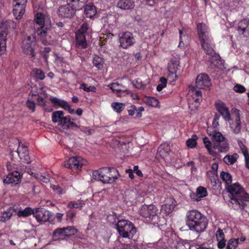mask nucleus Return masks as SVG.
I'll list each match as a JSON object with an SVG mask.
<instances>
[{"mask_svg": "<svg viewBox=\"0 0 249 249\" xmlns=\"http://www.w3.org/2000/svg\"><path fill=\"white\" fill-rule=\"evenodd\" d=\"M37 100L38 102V105L43 107L46 106V102L44 101V99L43 98L38 96Z\"/></svg>", "mask_w": 249, "mask_h": 249, "instance_id": "64", "label": "nucleus"}, {"mask_svg": "<svg viewBox=\"0 0 249 249\" xmlns=\"http://www.w3.org/2000/svg\"><path fill=\"white\" fill-rule=\"evenodd\" d=\"M203 142L209 152L211 154H213L211 151L212 144L211 142L209 140V139L207 137L204 138L203 139Z\"/></svg>", "mask_w": 249, "mask_h": 249, "instance_id": "57", "label": "nucleus"}, {"mask_svg": "<svg viewBox=\"0 0 249 249\" xmlns=\"http://www.w3.org/2000/svg\"><path fill=\"white\" fill-rule=\"evenodd\" d=\"M190 93H192V95L194 96V98L195 102H198L200 100H201L202 93L201 91L196 90L195 88H193L190 91Z\"/></svg>", "mask_w": 249, "mask_h": 249, "instance_id": "45", "label": "nucleus"}, {"mask_svg": "<svg viewBox=\"0 0 249 249\" xmlns=\"http://www.w3.org/2000/svg\"><path fill=\"white\" fill-rule=\"evenodd\" d=\"M228 121L232 132L235 134H239L241 129L240 111L237 109L232 108L231 117Z\"/></svg>", "mask_w": 249, "mask_h": 249, "instance_id": "9", "label": "nucleus"}, {"mask_svg": "<svg viewBox=\"0 0 249 249\" xmlns=\"http://www.w3.org/2000/svg\"><path fill=\"white\" fill-rule=\"evenodd\" d=\"M88 0H67V4L60 6L57 11L59 17L71 18L75 14V11L80 9Z\"/></svg>", "mask_w": 249, "mask_h": 249, "instance_id": "4", "label": "nucleus"}, {"mask_svg": "<svg viewBox=\"0 0 249 249\" xmlns=\"http://www.w3.org/2000/svg\"><path fill=\"white\" fill-rule=\"evenodd\" d=\"M35 177L45 183H48L50 181V176L46 173H37L35 175Z\"/></svg>", "mask_w": 249, "mask_h": 249, "instance_id": "43", "label": "nucleus"}, {"mask_svg": "<svg viewBox=\"0 0 249 249\" xmlns=\"http://www.w3.org/2000/svg\"><path fill=\"white\" fill-rule=\"evenodd\" d=\"M201 47L205 53L210 55L215 54L212 38L200 41Z\"/></svg>", "mask_w": 249, "mask_h": 249, "instance_id": "20", "label": "nucleus"}, {"mask_svg": "<svg viewBox=\"0 0 249 249\" xmlns=\"http://www.w3.org/2000/svg\"><path fill=\"white\" fill-rule=\"evenodd\" d=\"M237 143H238V144L239 146L240 147L244 156L246 155H247V154H248L249 153H248L247 148L243 143L242 141L241 140H238Z\"/></svg>", "mask_w": 249, "mask_h": 249, "instance_id": "55", "label": "nucleus"}, {"mask_svg": "<svg viewBox=\"0 0 249 249\" xmlns=\"http://www.w3.org/2000/svg\"><path fill=\"white\" fill-rule=\"evenodd\" d=\"M170 150V146L168 144H161L158 148V153L162 158L166 157Z\"/></svg>", "mask_w": 249, "mask_h": 249, "instance_id": "35", "label": "nucleus"}, {"mask_svg": "<svg viewBox=\"0 0 249 249\" xmlns=\"http://www.w3.org/2000/svg\"><path fill=\"white\" fill-rule=\"evenodd\" d=\"M207 189L203 187L200 186L197 188L196 197L193 198V199L196 201H200L202 198L207 196Z\"/></svg>", "mask_w": 249, "mask_h": 249, "instance_id": "34", "label": "nucleus"}, {"mask_svg": "<svg viewBox=\"0 0 249 249\" xmlns=\"http://www.w3.org/2000/svg\"><path fill=\"white\" fill-rule=\"evenodd\" d=\"M51 187L57 194L61 195L63 193V189L58 185H52Z\"/></svg>", "mask_w": 249, "mask_h": 249, "instance_id": "62", "label": "nucleus"}, {"mask_svg": "<svg viewBox=\"0 0 249 249\" xmlns=\"http://www.w3.org/2000/svg\"><path fill=\"white\" fill-rule=\"evenodd\" d=\"M108 221L116 224V229L120 235L124 238H132L136 233V229L129 221L125 219L118 220L115 215H109L107 217Z\"/></svg>", "mask_w": 249, "mask_h": 249, "instance_id": "3", "label": "nucleus"}, {"mask_svg": "<svg viewBox=\"0 0 249 249\" xmlns=\"http://www.w3.org/2000/svg\"><path fill=\"white\" fill-rule=\"evenodd\" d=\"M147 83L148 82H147L146 83H144L140 79L138 78L137 79L134 80L133 81L132 84L136 88L144 89L145 86H146Z\"/></svg>", "mask_w": 249, "mask_h": 249, "instance_id": "49", "label": "nucleus"}, {"mask_svg": "<svg viewBox=\"0 0 249 249\" xmlns=\"http://www.w3.org/2000/svg\"><path fill=\"white\" fill-rule=\"evenodd\" d=\"M75 37L76 46L77 47L80 49H85L87 47L88 44L85 34L80 33H76L75 34Z\"/></svg>", "mask_w": 249, "mask_h": 249, "instance_id": "25", "label": "nucleus"}, {"mask_svg": "<svg viewBox=\"0 0 249 249\" xmlns=\"http://www.w3.org/2000/svg\"><path fill=\"white\" fill-rule=\"evenodd\" d=\"M220 176L221 178L227 184V186L231 185L232 177L229 173L222 171L220 173Z\"/></svg>", "mask_w": 249, "mask_h": 249, "instance_id": "39", "label": "nucleus"}, {"mask_svg": "<svg viewBox=\"0 0 249 249\" xmlns=\"http://www.w3.org/2000/svg\"><path fill=\"white\" fill-rule=\"evenodd\" d=\"M226 189L230 193V202L234 209H242L249 210V195L238 183L228 185Z\"/></svg>", "mask_w": 249, "mask_h": 249, "instance_id": "1", "label": "nucleus"}, {"mask_svg": "<svg viewBox=\"0 0 249 249\" xmlns=\"http://www.w3.org/2000/svg\"><path fill=\"white\" fill-rule=\"evenodd\" d=\"M93 64L98 70H101L104 66V61L102 58L95 55L93 58Z\"/></svg>", "mask_w": 249, "mask_h": 249, "instance_id": "41", "label": "nucleus"}, {"mask_svg": "<svg viewBox=\"0 0 249 249\" xmlns=\"http://www.w3.org/2000/svg\"><path fill=\"white\" fill-rule=\"evenodd\" d=\"M197 29L199 41L212 38L209 34V28L205 23H198Z\"/></svg>", "mask_w": 249, "mask_h": 249, "instance_id": "18", "label": "nucleus"}, {"mask_svg": "<svg viewBox=\"0 0 249 249\" xmlns=\"http://www.w3.org/2000/svg\"><path fill=\"white\" fill-rule=\"evenodd\" d=\"M64 229L66 238L74 235L78 231V230L73 226H68L67 227L64 228Z\"/></svg>", "mask_w": 249, "mask_h": 249, "instance_id": "42", "label": "nucleus"}, {"mask_svg": "<svg viewBox=\"0 0 249 249\" xmlns=\"http://www.w3.org/2000/svg\"><path fill=\"white\" fill-rule=\"evenodd\" d=\"M216 147L220 152H226L229 150V144L225 140L218 142Z\"/></svg>", "mask_w": 249, "mask_h": 249, "instance_id": "44", "label": "nucleus"}, {"mask_svg": "<svg viewBox=\"0 0 249 249\" xmlns=\"http://www.w3.org/2000/svg\"><path fill=\"white\" fill-rule=\"evenodd\" d=\"M119 46L126 49L135 43V39L133 34L129 32H122L118 35Z\"/></svg>", "mask_w": 249, "mask_h": 249, "instance_id": "10", "label": "nucleus"}, {"mask_svg": "<svg viewBox=\"0 0 249 249\" xmlns=\"http://www.w3.org/2000/svg\"><path fill=\"white\" fill-rule=\"evenodd\" d=\"M35 21L36 24L40 26L36 31V34L41 37L47 38L51 30V22L49 18L45 16L41 13H37L35 17Z\"/></svg>", "mask_w": 249, "mask_h": 249, "instance_id": "6", "label": "nucleus"}, {"mask_svg": "<svg viewBox=\"0 0 249 249\" xmlns=\"http://www.w3.org/2000/svg\"><path fill=\"white\" fill-rule=\"evenodd\" d=\"M117 7L122 10H129L134 7V2L133 0H120Z\"/></svg>", "mask_w": 249, "mask_h": 249, "instance_id": "28", "label": "nucleus"}, {"mask_svg": "<svg viewBox=\"0 0 249 249\" xmlns=\"http://www.w3.org/2000/svg\"><path fill=\"white\" fill-rule=\"evenodd\" d=\"M214 55H212L211 59V65L213 67H217L218 68H221L222 61L220 60V57L218 55L214 54Z\"/></svg>", "mask_w": 249, "mask_h": 249, "instance_id": "40", "label": "nucleus"}, {"mask_svg": "<svg viewBox=\"0 0 249 249\" xmlns=\"http://www.w3.org/2000/svg\"><path fill=\"white\" fill-rule=\"evenodd\" d=\"M85 205V202L81 200L77 201H71L68 204V207L70 209L76 208L81 209Z\"/></svg>", "mask_w": 249, "mask_h": 249, "instance_id": "38", "label": "nucleus"}, {"mask_svg": "<svg viewBox=\"0 0 249 249\" xmlns=\"http://www.w3.org/2000/svg\"><path fill=\"white\" fill-rule=\"evenodd\" d=\"M197 138V136L196 135H194L192 136V137L190 139H189L186 141V145L187 146L191 148H194L196 145V140Z\"/></svg>", "mask_w": 249, "mask_h": 249, "instance_id": "50", "label": "nucleus"}, {"mask_svg": "<svg viewBox=\"0 0 249 249\" xmlns=\"http://www.w3.org/2000/svg\"><path fill=\"white\" fill-rule=\"evenodd\" d=\"M16 213V210L12 207H10L4 211L0 216V221L5 222L10 219L11 216Z\"/></svg>", "mask_w": 249, "mask_h": 249, "instance_id": "29", "label": "nucleus"}, {"mask_svg": "<svg viewBox=\"0 0 249 249\" xmlns=\"http://www.w3.org/2000/svg\"><path fill=\"white\" fill-rule=\"evenodd\" d=\"M237 31L238 34L243 37H249V19L240 20L238 23Z\"/></svg>", "mask_w": 249, "mask_h": 249, "instance_id": "17", "label": "nucleus"}, {"mask_svg": "<svg viewBox=\"0 0 249 249\" xmlns=\"http://www.w3.org/2000/svg\"><path fill=\"white\" fill-rule=\"evenodd\" d=\"M85 162L86 161L81 157H73L65 161L64 166L68 168L79 170Z\"/></svg>", "mask_w": 249, "mask_h": 249, "instance_id": "15", "label": "nucleus"}, {"mask_svg": "<svg viewBox=\"0 0 249 249\" xmlns=\"http://www.w3.org/2000/svg\"><path fill=\"white\" fill-rule=\"evenodd\" d=\"M180 73L168 70L167 78L171 82L176 81L178 78V74Z\"/></svg>", "mask_w": 249, "mask_h": 249, "instance_id": "51", "label": "nucleus"}, {"mask_svg": "<svg viewBox=\"0 0 249 249\" xmlns=\"http://www.w3.org/2000/svg\"><path fill=\"white\" fill-rule=\"evenodd\" d=\"M186 224L190 230L196 232L204 231L208 225L206 217L196 210L187 212Z\"/></svg>", "mask_w": 249, "mask_h": 249, "instance_id": "2", "label": "nucleus"}, {"mask_svg": "<svg viewBox=\"0 0 249 249\" xmlns=\"http://www.w3.org/2000/svg\"><path fill=\"white\" fill-rule=\"evenodd\" d=\"M220 119V116L215 114L214 116L213 121V126L214 128H216L219 125L218 121Z\"/></svg>", "mask_w": 249, "mask_h": 249, "instance_id": "61", "label": "nucleus"}, {"mask_svg": "<svg viewBox=\"0 0 249 249\" xmlns=\"http://www.w3.org/2000/svg\"><path fill=\"white\" fill-rule=\"evenodd\" d=\"M35 42L36 37L34 36H29L25 37L22 43V48L23 52L32 57L34 56L35 53L33 46L35 44Z\"/></svg>", "mask_w": 249, "mask_h": 249, "instance_id": "11", "label": "nucleus"}, {"mask_svg": "<svg viewBox=\"0 0 249 249\" xmlns=\"http://www.w3.org/2000/svg\"><path fill=\"white\" fill-rule=\"evenodd\" d=\"M239 243V239L232 238L229 240L226 249H235Z\"/></svg>", "mask_w": 249, "mask_h": 249, "instance_id": "47", "label": "nucleus"}, {"mask_svg": "<svg viewBox=\"0 0 249 249\" xmlns=\"http://www.w3.org/2000/svg\"><path fill=\"white\" fill-rule=\"evenodd\" d=\"M239 158V155L235 153L232 155H227L223 158V161L226 164L232 165L235 163Z\"/></svg>", "mask_w": 249, "mask_h": 249, "instance_id": "33", "label": "nucleus"}, {"mask_svg": "<svg viewBox=\"0 0 249 249\" xmlns=\"http://www.w3.org/2000/svg\"><path fill=\"white\" fill-rule=\"evenodd\" d=\"M26 105L27 107L32 110V112H34L35 110V106L36 104L34 101L28 99L26 102Z\"/></svg>", "mask_w": 249, "mask_h": 249, "instance_id": "59", "label": "nucleus"}, {"mask_svg": "<svg viewBox=\"0 0 249 249\" xmlns=\"http://www.w3.org/2000/svg\"><path fill=\"white\" fill-rule=\"evenodd\" d=\"M33 213L34 209L30 207H26L23 210H19L17 214L18 217H27L32 214H33Z\"/></svg>", "mask_w": 249, "mask_h": 249, "instance_id": "37", "label": "nucleus"}, {"mask_svg": "<svg viewBox=\"0 0 249 249\" xmlns=\"http://www.w3.org/2000/svg\"><path fill=\"white\" fill-rule=\"evenodd\" d=\"M79 88L87 92L92 91L95 92L96 91L95 87L93 86H88L87 84L84 83L81 84Z\"/></svg>", "mask_w": 249, "mask_h": 249, "instance_id": "53", "label": "nucleus"}, {"mask_svg": "<svg viewBox=\"0 0 249 249\" xmlns=\"http://www.w3.org/2000/svg\"><path fill=\"white\" fill-rule=\"evenodd\" d=\"M233 90L237 92L243 93L245 91L246 89L243 86L236 84L234 86Z\"/></svg>", "mask_w": 249, "mask_h": 249, "instance_id": "58", "label": "nucleus"}, {"mask_svg": "<svg viewBox=\"0 0 249 249\" xmlns=\"http://www.w3.org/2000/svg\"><path fill=\"white\" fill-rule=\"evenodd\" d=\"M215 107L224 120L228 121L231 117L228 107L224 103L221 102L216 103Z\"/></svg>", "mask_w": 249, "mask_h": 249, "instance_id": "19", "label": "nucleus"}, {"mask_svg": "<svg viewBox=\"0 0 249 249\" xmlns=\"http://www.w3.org/2000/svg\"><path fill=\"white\" fill-rule=\"evenodd\" d=\"M55 63L58 66H63L65 63L64 58L60 55L55 53Z\"/></svg>", "mask_w": 249, "mask_h": 249, "instance_id": "54", "label": "nucleus"}, {"mask_svg": "<svg viewBox=\"0 0 249 249\" xmlns=\"http://www.w3.org/2000/svg\"><path fill=\"white\" fill-rule=\"evenodd\" d=\"M96 9L94 5L89 4L86 5L84 8V13L87 18H91L96 14Z\"/></svg>", "mask_w": 249, "mask_h": 249, "instance_id": "31", "label": "nucleus"}, {"mask_svg": "<svg viewBox=\"0 0 249 249\" xmlns=\"http://www.w3.org/2000/svg\"><path fill=\"white\" fill-rule=\"evenodd\" d=\"M89 28V26L88 24L87 23H84L82 25L80 29L79 30V31L77 33H80L85 35V33L87 31Z\"/></svg>", "mask_w": 249, "mask_h": 249, "instance_id": "60", "label": "nucleus"}, {"mask_svg": "<svg viewBox=\"0 0 249 249\" xmlns=\"http://www.w3.org/2000/svg\"><path fill=\"white\" fill-rule=\"evenodd\" d=\"M210 180L211 184L213 186H216L217 184L219 183L218 179L216 176L212 177L211 178Z\"/></svg>", "mask_w": 249, "mask_h": 249, "instance_id": "63", "label": "nucleus"}, {"mask_svg": "<svg viewBox=\"0 0 249 249\" xmlns=\"http://www.w3.org/2000/svg\"><path fill=\"white\" fill-rule=\"evenodd\" d=\"M17 141L18 144V147L17 150L21 161L24 163L28 164L30 163L31 160L29 155L28 147L26 145L23 144L18 140Z\"/></svg>", "mask_w": 249, "mask_h": 249, "instance_id": "13", "label": "nucleus"}, {"mask_svg": "<svg viewBox=\"0 0 249 249\" xmlns=\"http://www.w3.org/2000/svg\"><path fill=\"white\" fill-rule=\"evenodd\" d=\"M176 204V201L173 198H167L165 204L161 206V211L168 214L172 212Z\"/></svg>", "mask_w": 249, "mask_h": 249, "instance_id": "21", "label": "nucleus"}, {"mask_svg": "<svg viewBox=\"0 0 249 249\" xmlns=\"http://www.w3.org/2000/svg\"><path fill=\"white\" fill-rule=\"evenodd\" d=\"M76 212L72 210H69L66 213V219L68 221H71L76 215Z\"/></svg>", "mask_w": 249, "mask_h": 249, "instance_id": "56", "label": "nucleus"}, {"mask_svg": "<svg viewBox=\"0 0 249 249\" xmlns=\"http://www.w3.org/2000/svg\"><path fill=\"white\" fill-rule=\"evenodd\" d=\"M179 59L178 57H173L168 64V70L172 71L180 72L179 70Z\"/></svg>", "mask_w": 249, "mask_h": 249, "instance_id": "27", "label": "nucleus"}, {"mask_svg": "<svg viewBox=\"0 0 249 249\" xmlns=\"http://www.w3.org/2000/svg\"><path fill=\"white\" fill-rule=\"evenodd\" d=\"M52 121L54 123H57L58 125L64 129H68L73 127H78L73 119H71L69 115L65 116L64 113L61 110H57L53 112Z\"/></svg>", "mask_w": 249, "mask_h": 249, "instance_id": "7", "label": "nucleus"}, {"mask_svg": "<svg viewBox=\"0 0 249 249\" xmlns=\"http://www.w3.org/2000/svg\"><path fill=\"white\" fill-rule=\"evenodd\" d=\"M158 209L153 205L142 206L139 211L140 214L145 218L153 219L157 214Z\"/></svg>", "mask_w": 249, "mask_h": 249, "instance_id": "14", "label": "nucleus"}, {"mask_svg": "<svg viewBox=\"0 0 249 249\" xmlns=\"http://www.w3.org/2000/svg\"><path fill=\"white\" fill-rule=\"evenodd\" d=\"M26 4L16 3L14 6L13 14L16 19L20 18L25 11Z\"/></svg>", "mask_w": 249, "mask_h": 249, "instance_id": "24", "label": "nucleus"}, {"mask_svg": "<svg viewBox=\"0 0 249 249\" xmlns=\"http://www.w3.org/2000/svg\"><path fill=\"white\" fill-rule=\"evenodd\" d=\"M215 236L217 241V247L220 249H223L226 246V240L223 231L218 229L216 231Z\"/></svg>", "mask_w": 249, "mask_h": 249, "instance_id": "26", "label": "nucleus"}, {"mask_svg": "<svg viewBox=\"0 0 249 249\" xmlns=\"http://www.w3.org/2000/svg\"><path fill=\"white\" fill-rule=\"evenodd\" d=\"M111 107L118 113L121 112L125 107V104L122 103L113 102L111 104Z\"/></svg>", "mask_w": 249, "mask_h": 249, "instance_id": "46", "label": "nucleus"}, {"mask_svg": "<svg viewBox=\"0 0 249 249\" xmlns=\"http://www.w3.org/2000/svg\"><path fill=\"white\" fill-rule=\"evenodd\" d=\"M119 176L118 170L114 168L104 167L92 173L93 178L104 183H112Z\"/></svg>", "mask_w": 249, "mask_h": 249, "instance_id": "5", "label": "nucleus"}, {"mask_svg": "<svg viewBox=\"0 0 249 249\" xmlns=\"http://www.w3.org/2000/svg\"><path fill=\"white\" fill-rule=\"evenodd\" d=\"M112 91L116 93L118 96L120 97V93L122 91H124V87L122 85L119 84L118 83H112L107 85Z\"/></svg>", "mask_w": 249, "mask_h": 249, "instance_id": "32", "label": "nucleus"}, {"mask_svg": "<svg viewBox=\"0 0 249 249\" xmlns=\"http://www.w3.org/2000/svg\"><path fill=\"white\" fill-rule=\"evenodd\" d=\"M20 178V173L15 171L8 174L6 178H4L3 182L6 184H17L19 182Z\"/></svg>", "mask_w": 249, "mask_h": 249, "instance_id": "22", "label": "nucleus"}, {"mask_svg": "<svg viewBox=\"0 0 249 249\" xmlns=\"http://www.w3.org/2000/svg\"><path fill=\"white\" fill-rule=\"evenodd\" d=\"M212 138L218 142H222L226 139L221 133L216 131H214Z\"/></svg>", "mask_w": 249, "mask_h": 249, "instance_id": "48", "label": "nucleus"}, {"mask_svg": "<svg viewBox=\"0 0 249 249\" xmlns=\"http://www.w3.org/2000/svg\"><path fill=\"white\" fill-rule=\"evenodd\" d=\"M33 215L38 222H45L50 221L53 214L44 208H37L34 209Z\"/></svg>", "mask_w": 249, "mask_h": 249, "instance_id": "12", "label": "nucleus"}, {"mask_svg": "<svg viewBox=\"0 0 249 249\" xmlns=\"http://www.w3.org/2000/svg\"><path fill=\"white\" fill-rule=\"evenodd\" d=\"M16 23L11 20L3 21L0 24V55L6 50L8 30L16 29Z\"/></svg>", "mask_w": 249, "mask_h": 249, "instance_id": "8", "label": "nucleus"}, {"mask_svg": "<svg viewBox=\"0 0 249 249\" xmlns=\"http://www.w3.org/2000/svg\"><path fill=\"white\" fill-rule=\"evenodd\" d=\"M33 72L36 77L39 80H43L45 77L44 72L40 69H34Z\"/></svg>", "mask_w": 249, "mask_h": 249, "instance_id": "52", "label": "nucleus"}, {"mask_svg": "<svg viewBox=\"0 0 249 249\" xmlns=\"http://www.w3.org/2000/svg\"><path fill=\"white\" fill-rule=\"evenodd\" d=\"M50 100L54 105H57L63 108L64 109L69 111L70 113L73 112V109H71V106L67 102L55 97H51Z\"/></svg>", "mask_w": 249, "mask_h": 249, "instance_id": "23", "label": "nucleus"}, {"mask_svg": "<svg viewBox=\"0 0 249 249\" xmlns=\"http://www.w3.org/2000/svg\"><path fill=\"white\" fill-rule=\"evenodd\" d=\"M54 241H60L65 240V234L64 228H58L55 230L53 234Z\"/></svg>", "mask_w": 249, "mask_h": 249, "instance_id": "30", "label": "nucleus"}, {"mask_svg": "<svg viewBox=\"0 0 249 249\" xmlns=\"http://www.w3.org/2000/svg\"><path fill=\"white\" fill-rule=\"evenodd\" d=\"M211 85L209 76L204 73L197 75L196 81V86L199 89H208Z\"/></svg>", "mask_w": 249, "mask_h": 249, "instance_id": "16", "label": "nucleus"}, {"mask_svg": "<svg viewBox=\"0 0 249 249\" xmlns=\"http://www.w3.org/2000/svg\"><path fill=\"white\" fill-rule=\"evenodd\" d=\"M144 103L149 106L157 107H159V101L154 97L147 96L144 100Z\"/></svg>", "mask_w": 249, "mask_h": 249, "instance_id": "36", "label": "nucleus"}]
</instances>
